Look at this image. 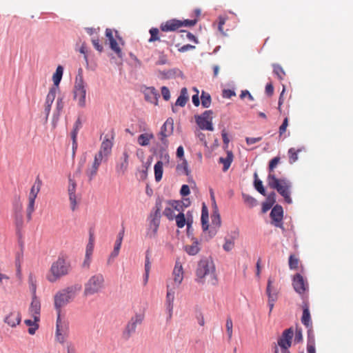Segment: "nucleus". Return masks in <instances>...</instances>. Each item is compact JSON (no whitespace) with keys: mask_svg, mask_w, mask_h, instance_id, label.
Returning a JSON list of instances; mask_svg holds the SVG:
<instances>
[{"mask_svg":"<svg viewBox=\"0 0 353 353\" xmlns=\"http://www.w3.org/2000/svg\"><path fill=\"white\" fill-rule=\"evenodd\" d=\"M280 161V157H276L274 158H273L269 163V167H268V169H269V174H274V168H276V166L278 165V163H279Z\"/></svg>","mask_w":353,"mask_h":353,"instance_id":"a18cd8bd","label":"nucleus"},{"mask_svg":"<svg viewBox=\"0 0 353 353\" xmlns=\"http://www.w3.org/2000/svg\"><path fill=\"white\" fill-rule=\"evenodd\" d=\"M167 204L172 207L174 210L179 212V213L183 212L185 209L180 201L169 200L167 201Z\"/></svg>","mask_w":353,"mask_h":353,"instance_id":"37998d69","label":"nucleus"},{"mask_svg":"<svg viewBox=\"0 0 353 353\" xmlns=\"http://www.w3.org/2000/svg\"><path fill=\"white\" fill-rule=\"evenodd\" d=\"M185 250L190 255H196L200 250L198 242L194 241L192 245H185Z\"/></svg>","mask_w":353,"mask_h":353,"instance_id":"4c0bfd02","label":"nucleus"},{"mask_svg":"<svg viewBox=\"0 0 353 353\" xmlns=\"http://www.w3.org/2000/svg\"><path fill=\"white\" fill-rule=\"evenodd\" d=\"M76 188H77L76 182L74 180L69 179V184H68V194L69 195L75 194Z\"/></svg>","mask_w":353,"mask_h":353,"instance_id":"8fccbe9b","label":"nucleus"},{"mask_svg":"<svg viewBox=\"0 0 353 353\" xmlns=\"http://www.w3.org/2000/svg\"><path fill=\"white\" fill-rule=\"evenodd\" d=\"M161 208L162 201L161 199H158L156 201L154 210L151 212L149 216L150 223L147 231V236L149 238H154L157 236L160 224Z\"/></svg>","mask_w":353,"mask_h":353,"instance_id":"0eeeda50","label":"nucleus"},{"mask_svg":"<svg viewBox=\"0 0 353 353\" xmlns=\"http://www.w3.org/2000/svg\"><path fill=\"white\" fill-rule=\"evenodd\" d=\"M42 185V181L39 176L35 179V181L30 188L28 195V204L26 208V216L28 221L32 219V213L34 211L35 199L40 192Z\"/></svg>","mask_w":353,"mask_h":353,"instance_id":"9d476101","label":"nucleus"},{"mask_svg":"<svg viewBox=\"0 0 353 353\" xmlns=\"http://www.w3.org/2000/svg\"><path fill=\"white\" fill-rule=\"evenodd\" d=\"M143 318L144 316L143 314H137L130 319L123 332V339L128 340L131 337L135 332L137 325L141 324L143 322Z\"/></svg>","mask_w":353,"mask_h":353,"instance_id":"dca6fc26","label":"nucleus"},{"mask_svg":"<svg viewBox=\"0 0 353 353\" xmlns=\"http://www.w3.org/2000/svg\"><path fill=\"white\" fill-rule=\"evenodd\" d=\"M208 219H209L208 210V208L206 207V205L205 204H203V207H202L201 217L202 228H203V231H206L209 228Z\"/></svg>","mask_w":353,"mask_h":353,"instance_id":"2f4dec72","label":"nucleus"},{"mask_svg":"<svg viewBox=\"0 0 353 353\" xmlns=\"http://www.w3.org/2000/svg\"><path fill=\"white\" fill-rule=\"evenodd\" d=\"M195 281L198 283H208L212 285L217 284V277L214 263L209 259L201 260L196 270Z\"/></svg>","mask_w":353,"mask_h":353,"instance_id":"f257e3e1","label":"nucleus"},{"mask_svg":"<svg viewBox=\"0 0 353 353\" xmlns=\"http://www.w3.org/2000/svg\"><path fill=\"white\" fill-rule=\"evenodd\" d=\"M63 67L61 65H59L57 68L56 71L54 73L53 77H52V80H53V83H54V85L52 87H57V90H59V85L61 80V78L63 76Z\"/></svg>","mask_w":353,"mask_h":353,"instance_id":"72a5a7b5","label":"nucleus"},{"mask_svg":"<svg viewBox=\"0 0 353 353\" xmlns=\"http://www.w3.org/2000/svg\"><path fill=\"white\" fill-rule=\"evenodd\" d=\"M21 321V313L17 310H12L4 318V323L10 326L11 327H15L18 325Z\"/></svg>","mask_w":353,"mask_h":353,"instance_id":"4be33fe9","label":"nucleus"},{"mask_svg":"<svg viewBox=\"0 0 353 353\" xmlns=\"http://www.w3.org/2000/svg\"><path fill=\"white\" fill-rule=\"evenodd\" d=\"M143 92L146 101L156 105L158 104V98L159 97V94L154 88H146Z\"/></svg>","mask_w":353,"mask_h":353,"instance_id":"393cba45","label":"nucleus"},{"mask_svg":"<svg viewBox=\"0 0 353 353\" xmlns=\"http://www.w3.org/2000/svg\"><path fill=\"white\" fill-rule=\"evenodd\" d=\"M188 99H189V96H188V90L186 88H183L181 90L180 95L179 96V97L177 98V99L176 101L175 105L172 106V111L174 112H176L175 106L179 105L181 107H184L187 101H188Z\"/></svg>","mask_w":353,"mask_h":353,"instance_id":"bb28decb","label":"nucleus"},{"mask_svg":"<svg viewBox=\"0 0 353 353\" xmlns=\"http://www.w3.org/2000/svg\"><path fill=\"white\" fill-rule=\"evenodd\" d=\"M177 169L178 170L183 169V170L184 171V173L187 176L189 175L190 172L188 168V163L185 160H183V162L181 163V164H180L177 166Z\"/></svg>","mask_w":353,"mask_h":353,"instance_id":"69168bd1","label":"nucleus"},{"mask_svg":"<svg viewBox=\"0 0 353 353\" xmlns=\"http://www.w3.org/2000/svg\"><path fill=\"white\" fill-rule=\"evenodd\" d=\"M196 22H197L196 19H192V20L185 19V20L181 21L182 27L183 26L192 27V26H194L196 23Z\"/></svg>","mask_w":353,"mask_h":353,"instance_id":"0e129e2a","label":"nucleus"},{"mask_svg":"<svg viewBox=\"0 0 353 353\" xmlns=\"http://www.w3.org/2000/svg\"><path fill=\"white\" fill-rule=\"evenodd\" d=\"M243 197L245 203H247L250 207L256 205V201L253 197L246 194H243Z\"/></svg>","mask_w":353,"mask_h":353,"instance_id":"3c124183","label":"nucleus"},{"mask_svg":"<svg viewBox=\"0 0 353 353\" xmlns=\"http://www.w3.org/2000/svg\"><path fill=\"white\" fill-rule=\"evenodd\" d=\"M83 77V70L80 68L75 79L74 87V98L77 101L78 105L81 108L85 106L86 88Z\"/></svg>","mask_w":353,"mask_h":353,"instance_id":"6e6552de","label":"nucleus"},{"mask_svg":"<svg viewBox=\"0 0 353 353\" xmlns=\"http://www.w3.org/2000/svg\"><path fill=\"white\" fill-rule=\"evenodd\" d=\"M302 149L290 148L288 150L289 162L292 164L298 159V153L301 152Z\"/></svg>","mask_w":353,"mask_h":353,"instance_id":"79ce46f5","label":"nucleus"},{"mask_svg":"<svg viewBox=\"0 0 353 353\" xmlns=\"http://www.w3.org/2000/svg\"><path fill=\"white\" fill-rule=\"evenodd\" d=\"M183 278L184 271L183 265L179 259H177L172 271V278L167 282V285L179 288L180 285L182 283Z\"/></svg>","mask_w":353,"mask_h":353,"instance_id":"ddd939ff","label":"nucleus"},{"mask_svg":"<svg viewBox=\"0 0 353 353\" xmlns=\"http://www.w3.org/2000/svg\"><path fill=\"white\" fill-rule=\"evenodd\" d=\"M41 303L36 296H32V302L29 308V312L35 321L40 320Z\"/></svg>","mask_w":353,"mask_h":353,"instance_id":"5701e85b","label":"nucleus"},{"mask_svg":"<svg viewBox=\"0 0 353 353\" xmlns=\"http://www.w3.org/2000/svg\"><path fill=\"white\" fill-rule=\"evenodd\" d=\"M222 95H223V98L230 99L232 97L235 96L236 94H235L234 91L230 90V89H227V90H224L223 91Z\"/></svg>","mask_w":353,"mask_h":353,"instance_id":"774afa93","label":"nucleus"},{"mask_svg":"<svg viewBox=\"0 0 353 353\" xmlns=\"http://www.w3.org/2000/svg\"><path fill=\"white\" fill-rule=\"evenodd\" d=\"M232 161H233V154L231 151H228L226 157H225V158L220 157L219 158V163H223V172H226L229 169Z\"/></svg>","mask_w":353,"mask_h":353,"instance_id":"7c9ffc66","label":"nucleus"},{"mask_svg":"<svg viewBox=\"0 0 353 353\" xmlns=\"http://www.w3.org/2000/svg\"><path fill=\"white\" fill-rule=\"evenodd\" d=\"M99 166L100 165H99L92 163V167L86 170L85 173L88 177L89 181H92L97 175Z\"/></svg>","mask_w":353,"mask_h":353,"instance_id":"a19ab883","label":"nucleus"},{"mask_svg":"<svg viewBox=\"0 0 353 353\" xmlns=\"http://www.w3.org/2000/svg\"><path fill=\"white\" fill-rule=\"evenodd\" d=\"M225 327H226V331H227V333L228 335V338L230 340L232 337V334H233V331H232L233 323H232V319L230 317H228L226 319Z\"/></svg>","mask_w":353,"mask_h":353,"instance_id":"49530a36","label":"nucleus"},{"mask_svg":"<svg viewBox=\"0 0 353 353\" xmlns=\"http://www.w3.org/2000/svg\"><path fill=\"white\" fill-rule=\"evenodd\" d=\"M262 139V137H256V138H254V137H247L245 139V141H246V143L248 145H252V144H254L257 142H259L261 141Z\"/></svg>","mask_w":353,"mask_h":353,"instance_id":"338daca9","label":"nucleus"},{"mask_svg":"<svg viewBox=\"0 0 353 353\" xmlns=\"http://www.w3.org/2000/svg\"><path fill=\"white\" fill-rule=\"evenodd\" d=\"M59 90H57V87H51L49 90V92L46 96L45 103L43 105L44 107V113L46 114V118L48 119L50 110L52 105L55 99L56 94Z\"/></svg>","mask_w":353,"mask_h":353,"instance_id":"412c9836","label":"nucleus"},{"mask_svg":"<svg viewBox=\"0 0 353 353\" xmlns=\"http://www.w3.org/2000/svg\"><path fill=\"white\" fill-rule=\"evenodd\" d=\"M94 250V238L92 235L90 236L89 241L86 245L85 256L83 265L89 268L91 262V256Z\"/></svg>","mask_w":353,"mask_h":353,"instance_id":"cd10ccee","label":"nucleus"},{"mask_svg":"<svg viewBox=\"0 0 353 353\" xmlns=\"http://www.w3.org/2000/svg\"><path fill=\"white\" fill-rule=\"evenodd\" d=\"M267 182L269 187L276 190L288 203L292 202L291 198L292 183L286 178H277L275 174H268Z\"/></svg>","mask_w":353,"mask_h":353,"instance_id":"7ed1b4c3","label":"nucleus"},{"mask_svg":"<svg viewBox=\"0 0 353 353\" xmlns=\"http://www.w3.org/2000/svg\"><path fill=\"white\" fill-rule=\"evenodd\" d=\"M132 145H125L121 157L119 158L115 165V171L118 175H124L129 167V159L133 152Z\"/></svg>","mask_w":353,"mask_h":353,"instance_id":"1a4fd4ad","label":"nucleus"},{"mask_svg":"<svg viewBox=\"0 0 353 353\" xmlns=\"http://www.w3.org/2000/svg\"><path fill=\"white\" fill-rule=\"evenodd\" d=\"M213 208V212L211 215L212 225L214 227L219 228L221 226V221L217 206L215 203L214 204Z\"/></svg>","mask_w":353,"mask_h":353,"instance_id":"c756f323","label":"nucleus"},{"mask_svg":"<svg viewBox=\"0 0 353 353\" xmlns=\"http://www.w3.org/2000/svg\"><path fill=\"white\" fill-rule=\"evenodd\" d=\"M154 170L155 180L159 182L161 180L163 172V163L161 161H159L156 163Z\"/></svg>","mask_w":353,"mask_h":353,"instance_id":"f704fd0d","label":"nucleus"},{"mask_svg":"<svg viewBox=\"0 0 353 353\" xmlns=\"http://www.w3.org/2000/svg\"><path fill=\"white\" fill-rule=\"evenodd\" d=\"M77 290L75 286H70L59 290L54 294V305L57 315H61V308L74 299Z\"/></svg>","mask_w":353,"mask_h":353,"instance_id":"39448f33","label":"nucleus"},{"mask_svg":"<svg viewBox=\"0 0 353 353\" xmlns=\"http://www.w3.org/2000/svg\"><path fill=\"white\" fill-rule=\"evenodd\" d=\"M70 270V265L63 257H59L52 263L46 279L50 283H54L62 276L67 275Z\"/></svg>","mask_w":353,"mask_h":353,"instance_id":"20e7f679","label":"nucleus"},{"mask_svg":"<svg viewBox=\"0 0 353 353\" xmlns=\"http://www.w3.org/2000/svg\"><path fill=\"white\" fill-rule=\"evenodd\" d=\"M299 265V259L294 255L289 257V266L290 269H296Z\"/></svg>","mask_w":353,"mask_h":353,"instance_id":"09e8293b","label":"nucleus"},{"mask_svg":"<svg viewBox=\"0 0 353 353\" xmlns=\"http://www.w3.org/2000/svg\"><path fill=\"white\" fill-rule=\"evenodd\" d=\"M150 38L149 39V42H154L156 41H159L162 42L166 43L168 46H172L174 43V39L172 38L170 41H165L161 39L164 37V35L159 32V30L158 28H152L150 30Z\"/></svg>","mask_w":353,"mask_h":353,"instance_id":"a878e982","label":"nucleus"},{"mask_svg":"<svg viewBox=\"0 0 353 353\" xmlns=\"http://www.w3.org/2000/svg\"><path fill=\"white\" fill-rule=\"evenodd\" d=\"M68 323L63 319L61 315H57L55 333L56 340L60 343H63L68 336Z\"/></svg>","mask_w":353,"mask_h":353,"instance_id":"4468645a","label":"nucleus"},{"mask_svg":"<svg viewBox=\"0 0 353 353\" xmlns=\"http://www.w3.org/2000/svg\"><path fill=\"white\" fill-rule=\"evenodd\" d=\"M23 224V221L22 215L21 214H17L16 218H15V225H16L17 230L19 231L22 228Z\"/></svg>","mask_w":353,"mask_h":353,"instance_id":"864d4df0","label":"nucleus"},{"mask_svg":"<svg viewBox=\"0 0 353 353\" xmlns=\"http://www.w3.org/2000/svg\"><path fill=\"white\" fill-rule=\"evenodd\" d=\"M163 214L169 220H173L174 218V209L169 205H168V206L165 208Z\"/></svg>","mask_w":353,"mask_h":353,"instance_id":"de8ad7c7","label":"nucleus"},{"mask_svg":"<svg viewBox=\"0 0 353 353\" xmlns=\"http://www.w3.org/2000/svg\"><path fill=\"white\" fill-rule=\"evenodd\" d=\"M181 27L182 23L181 20L170 19L161 23L160 30L162 32L175 31Z\"/></svg>","mask_w":353,"mask_h":353,"instance_id":"b1692460","label":"nucleus"},{"mask_svg":"<svg viewBox=\"0 0 353 353\" xmlns=\"http://www.w3.org/2000/svg\"><path fill=\"white\" fill-rule=\"evenodd\" d=\"M273 72L279 80H283L285 77V72L283 68L277 63L272 64Z\"/></svg>","mask_w":353,"mask_h":353,"instance_id":"e433bc0d","label":"nucleus"},{"mask_svg":"<svg viewBox=\"0 0 353 353\" xmlns=\"http://www.w3.org/2000/svg\"><path fill=\"white\" fill-rule=\"evenodd\" d=\"M293 336L294 330L292 327L285 330L278 340L280 349L275 346L274 353H290L288 348L291 346Z\"/></svg>","mask_w":353,"mask_h":353,"instance_id":"9b49d317","label":"nucleus"},{"mask_svg":"<svg viewBox=\"0 0 353 353\" xmlns=\"http://www.w3.org/2000/svg\"><path fill=\"white\" fill-rule=\"evenodd\" d=\"M212 111L206 110L201 115L195 116V121L200 129L203 130L213 131L212 125Z\"/></svg>","mask_w":353,"mask_h":353,"instance_id":"2eb2a0df","label":"nucleus"},{"mask_svg":"<svg viewBox=\"0 0 353 353\" xmlns=\"http://www.w3.org/2000/svg\"><path fill=\"white\" fill-rule=\"evenodd\" d=\"M255 181H254V188L256 190L262 195H265V190L263 188V183L261 180L257 179V174H254Z\"/></svg>","mask_w":353,"mask_h":353,"instance_id":"c03bdc74","label":"nucleus"},{"mask_svg":"<svg viewBox=\"0 0 353 353\" xmlns=\"http://www.w3.org/2000/svg\"><path fill=\"white\" fill-rule=\"evenodd\" d=\"M288 126V119L286 117L283 120V122L281 124V125L279 127V135L280 136H282L286 132V129H287Z\"/></svg>","mask_w":353,"mask_h":353,"instance_id":"bf43d9fd","label":"nucleus"},{"mask_svg":"<svg viewBox=\"0 0 353 353\" xmlns=\"http://www.w3.org/2000/svg\"><path fill=\"white\" fill-rule=\"evenodd\" d=\"M104 157V153L99 150L94 156L93 163L100 165Z\"/></svg>","mask_w":353,"mask_h":353,"instance_id":"603ef678","label":"nucleus"},{"mask_svg":"<svg viewBox=\"0 0 353 353\" xmlns=\"http://www.w3.org/2000/svg\"><path fill=\"white\" fill-rule=\"evenodd\" d=\"M283 208L279 205H276L270 212V217L272 219V224L277 228H283Z\"/></svg>","mask_w":353,"mask_h":353,"instance_id":"6ab92c4d","label":"nucleus"},{"mask_svg":"<svg viewBox=\"0 0 353 353\" xmlns=\"http://www.w3.org/2000/svg\"><path fill=\"white\" fill-rule=\"evenodd\" d=\"M92 43L94 47V48L99 51V52H101L103 51V46L100 43L99 40L98 39H92Z\"/></svg>","mask_w":353,"mask_h":353,"instance_id":"e2e57ef3","label":"nucleus"},{"mask_svg":"<svg viewBox=\"0 0 353 353\" xmlns=\"http://www.w3.org/2000/svg\"><path fill=\"white\" fill-rule=\"evenodd\" d=\"M274 281L272 278H269L268 280L267 288H266V294L268 297V304L270 307V314L273 310L274 303L278 299V290L275 287L273 286Z\"/></svg>","mask_w":353,"mask_h":353,"instance_id":"a211bd4d","label":"nucleus"},{"mask_svg":"<svg viewBox=\"0 0 353 353\" xmlns=\"http://www.w3.org/2000/svg\"><path fill=\"white\" fill-rule=\"evenodd\" d=\"M64 107L63 99L62 97H58L56 103V110L57 114H59Z\"/></svg>","mask_w":353,"mask_h":353,"instance_id":"13d9d810","label":"nucleus"},{"mask_svg":"<svg viewBox=\"0 0 353 353\" xmlns=\"http://www.w3.org/2000/svg\"><path fill=\"white\" fill-rule=\"evenodd\" d=\"M225 21H226L225 17H219L218 29H219V32L224 35H225V33L223 31V26L225 23Z\"/></svg>","mask_w":353,"mask_h":353,"instance_id":"052dcab7","label":"nucleus"},{"mask_svg":"<svg viewBox=\"0 0 353 353\" xmlns=\"http://www.w3.org/2000/svg\"><path fill=\"white\" fill-rule=\"evenodd\" d=\"M174 131V120L170 117L167 119L165 122L162 125L161 130L158 134L159 139L163 144L168 143L167 138L171 136Z\"/></svg>","mask_w":353,"mask_h":353,"instance_id":"f3484780","label":"nucleus"},{"mask_svg":"<svg viewBox=\"0 0 353 353\" xmlns=\"http://www.w3.org/2000/svg\"><path fill=\"white\" fill-rule=\"evenodd\" d=\"M28 283H29L30 290L32 292V296H36L37 279H36V277L32 274H29Z\"/></svg>","mask_w":353,"mask_h":353,"instance_id":"58836bf2","label":"nucleus"},{"mask_svg":"<svg viewBox=\"0 0 353 353\" xmlns=\"http://www.w3.org/2000/svg\"><path fill=\"white\" fill-rule=\"evenodd\" d=\"M105 288V278L101 273L92 275L84 284L83 295L90 296L98 294Z\"/></svg>","mask_w":353,"mask_h":353,"instance_id":"423d86ee","label":"nucleus"},{"mask_svg":"<svg viewBox=\"0 0 353 353\" xmlns=\"http://www.w3.org/2000/svg\"><path fill=\"white\" fill-rule=\"evenodd\" d=\"M167 294L165 299L166 309L168 313V319H171L173 313L174 301L175 298V291L177 288L166 285Z\"/></svg>","mask_w":353,"mask_h":353,"instance_id":"aec40b11","label":"nucleus"},{"mask_svg":"<svg viewBox=\"0 0 353 353\" xmlns=\"http://www.w3.org/2000/svg\"><path fill=\"white\" fill-rule=\"evenodd\" d=\"M201 104L203 108H208L211 105V97L209 93L202 91L201 95Z\"/></svg>","mask_w":353,"mask_h":353,"instance_id":"ea45409f","label":"nucleus"},{"mask_svg":"<svg viewBox=\"0 0 353 353\" xmlns=\"http://www.w3.org/2000/svg\"><path fill=\"white\" fill-rule=\"evenodd\" d=\"M302 340H303L302 330H301V329L298 325H296V326L295 336H294V341L296 343H299Z\"/></svg>","mask_w":353,"mask_h":353,"instance_id":"6e6d98bb","label":"nucleus"},{"mask_svg":"<svg viewBox=\"0 0 353 353\" xmlns=\"http://www.w3.org/2000/svg\"><path fill=\"white\" fill-rule=\"evenodd\" d=\"M174 219H175V220H176V225L178 228H182L185 226V225L186 223V220H185V214H183V212H180L178 215L174 216ZM190 224L191 223L190 222V220H189V219H188V220H187L188 228H190Z\"/></svg>","mask_w":353,"mask_h":353,"instance_id":"c9c22d12","label":"nucleus"},{"mask_svg":"<svg viewBox=\"0 0 353 353\" xmlns=\"http://www.w3.org/2000/svg\"><path fill=\"white\" fill-rule=\"evenodd\" d=\"M161 94H162L163 98L165 101H168L170 98V90L166 86H163L161 88Z\"/></svg>","mask_w":353,"mask_h":353,"instance_id":"680f3d73","label":"nucleus"},{"mask_svg":"<svg viewBox=\"0 0 353 353\" xmlns=\"http://www.w3.org/2000/svg\"><path fill=\"white\" fill-rule=\"evenodd\" d=\"M105 36L109 41L111 50H113L119 57L121 58L123 53L119 47V44L123 45V41L119 35L118 32L107 28L105 30Z\"/></svg>","mask_w":353,"mask_h":353,"instance_id":"f8f14e48","label":"nucleus"},{"mask_svg":"<svg viewBox=\"0 0 353 353\" xmlns=\"http://www.w3.org/2000/svg\"><path fill=\"white\" fill-rule=\"evenodd\" d=\"M153 138L154 135L152 133L141 134L138 137L137 142L141 146H147Z\"/></svg>","mask_w":353,"mask_h":353,"instance_id":"473e14b6","label":"nucleus"},{"mask_svg":"<svg viewBox=\"0 0 353 353\" xmlns=\"http://www.w3.org/2000/svg\"><path fill=\"white\" fill-rule=\"evenodd\" d=\"M113 146V143L107 136L104 137L100 147V151L104 153L105 158L108 157L111 152Z\"/></svg>","mask_w":353,"mask_h":353,"instance_id":"c85d7f7f","label":"nucleus"},{"mask_svg":"<svg viewBox=\"0 0 353 353\" xmlns=\"http://www.w3.org/2000/svg\"><path fill=\"white\" fill-rule=\"evenodd\" d=\"M292 286L294 291L299 294L303 299V303L300 305L303 312L301 322L307 327L309 326V308L306 300V291L307 288V281L303 279V276L297 273L293 276Z\"/></svg>","mask_w":353,"mask_h":353,"instance_id":"f03ea898","label":"nucleus"},{"mask_svg":"<svg viewBox=\"0 0 353 353\" xmlns=\"http://www.w3.org/2000/svg\"><path fill=\"white\" fill-rule=\"evenodd\" d=\"M69 200H70V208L72 211H74L77 206L76 194L69 195Z\"/></svg>","mask_w":353,"mask_h":353,"instance_id":"4d7b16f0","label":"nucleus"},{"mask_svg":"<svg viewBox=\"0 0 353 353\" xmlns=\"http://www.w3.org/2000/svg\"><path fill=\"white\" fill-rule=\"evenodd\" d=\"M234 246V242L231 239H225V242L223 246L224 250L229 252L233 249Z\"/></svg>","mask_w":353,"mask_h":353,"instance_id":"5fc2aeb1","label":"nucleus"}]
</instances>
